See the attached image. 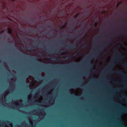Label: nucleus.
Returning <instances> with one entry per match:
<instances>
[{
  "instance_id": "5",
  "label": "nucleus",
  "mask_w": 127,
  "mask_h": 127,
  "mask_svg": "<svg viewBox=\"0 0 127 127\" xmlns=\"http://www.w3.org/2000/svg\"><path fill=\"white\" fill-rule=\"evenodd\" d=\"M8 33L10 34L11 36H12V31L11 29H10L9 28L8 29Z\"/></svg>"
},
{
  "instance_id": "45",
  "label": "nucleus",
  "mask_w": 127,
  "mask_h": 127,
  "mask_svg": "<svg viewBox=\"0 0 127 127\" xmlns=\"http://www.w3.org/2000/svg\"><path fill=\"white\" fill-rule=\"evenodd\" d=\"M25 56L26 57H27V56Z\"/></svg>"
},
{
  "instance_id": "1",
  "label": "nucleus",
  "mask_w": 127,
  "mask_h": 127,
  "mask_svg": "<svg viewBox=\"0 0 127 127\" xmlns=\"http://www.w3.org/2000/svg\"><path fill=\"white\" fill-rule=\"evenodd\" d=\"M117 54L119 55V56L117 58L113 60L111 63V64L108 67L106 68L107 69L108 71H108L110 73H113L115 72L118 74L122 75L123 76H126L125 75L124 72L122 71H113L112 70H110V69L112 68L113 67V66L115 65L117 63V62L121 59H123L124 58V57L123 55L121 54L120 55V53H117ZM104 72H106V71H104Z\"/></svg>"
},
{
  "instance_id": "23",
  "label": "nucleus",
  "mask_w": 127,
  "mask_h": 127,
  "mask_svg": "<svg viewBox=\"0 0 127 127\" xmlns=\"http://www.w3.org/2000/svg\"><path fill=\"white\" fill-rule=\"evenodd\" d=\"M36 79L37 80H39V78H38V77H36Z\"/></svg>"
},
{
  "instance_id": "11",
  "label": "nucleus",
  "mask_w": 127,
  "mask_h": 127,
  "mask_svg": "<svg viewBox=\"0 0 127 127\" xmlns=\"http://www.w3.org/2000/svg\"><path fill=\"white\" fill-rule=\"evenodd\" d=\"M32 48L31 47H29L28 48H27V47H26L25 49H28L29 50H31L32 49Z\"/></svg>"
},
{
  "instance_id": "41",
  "label": "nucleus",
  "mask_w": 127,
  "mask_h": 127,
  "mask_svg": "<svg viewBox=\"0 0 127 127\" xmlns=\"http://www.w3.org/2000/svg\"><path fill=\"white\" fill-rule=\"evenodd\" d=\"M44 34H46V33H44Z\"/></svg>"
},
{
  "instance_id": "42",
  "label": "nucleus",
  "mask_w": 127,
  "mask_h": 127,
  "mask_svg": "<svg viewBox=\"0 0 127 127\" xmlns=\"http://www.w3.org/2000/svg\"><path fill=\"white\" fill-rule=\"evenodd\" d=\"M39 77H41L40 76H39Z\"/></svg>"
},
{
  "instance_id": "12",
  "label": "nucleus",
  "mask_w": 127,
  "mask_h": 127,
  "mask_svg": "<svg viewBox=\"0 0 127 127\" xmlns=\"http://www.w3.org/2000/svg\"><path fill=\"white\" fill-rule=\"evenodd\" d=\"M35 59L38 62H41V60L40 59H38L37 58H36Z\"/></svg>"
},
{
  "instance_id": "9",
  "label": "nucleus",
  "mask_w": 127,
  "mask_h": 127,
  "mask_svg": "<svg viewBox=\"0 0 127 127\" xmlns=\"http://www.w3.org/2000/svg\"><path fill=\"white\" fill-rule=\"evenodd\" d=\"M79 14V13H78V14L74 16V17L75 19H76L78 17V15Z\"/></svg>"
},
{
  "instance_id": "26",
  "label": "nucleus",
  "mask_w": 127,
  "mask_h": 127,
  "mask_svg": "<svg viewBox=\"0 0 127 127\" xmlns=\"http://www.w3.org/2000/svg\"><path fill=\"white\" fill-rule=\"evenodd\" d=\"M11 47L14 46V44H13L12 45H11Z\"/></svg>"
},
{
  "instance_id": "18",
  "label": "nucleus",
  "mask_w": 127,
  "mask_h": 127,
  "mask_svg": "<svg viewBox=\"0 0 127 127\" xmlns=\"http://www.w3.org/2000/svg\"><path fill=\"white\" fill-rule=\"evenodd\" d=\"M60 51V49H57V50L56 52L57 53H59Z\"/></svg>"
},
{
  "instance_id": "40",
  "label": "nucleus",
  "mask_w": 127,
  "mask_h": 127,
  "mask_svg": "<svg viewBox=\"0 0 127 127\" xmlns=\"http://www.w3.org/2000/svg\"><path fill=\"white\" fill-rule=\"evenodd\" d=\"M100 36H98V37H100Z\"/></svg>"
},
{
  "instance_id": "33",
  "label": "nucleus",
  "mask_w": 127,
  "mask_h": 127,
  "mask_svg": "<svg viewBox=\"0 0 127 127\" xmlns=\"http://www.w3.org/2000/svg\"><path fill=\"white\" fill-rule=\"evenodd\" d=\"M69 37H71H71H72V36H69Z\"/></svg>"
},
{
  "instance_id": "44",
  "label": "nucleus",
  "mask_w": 127,
  "mask_h": 127,
  "mask_svg": "<svg viewBox=\"0 0 127 127\" xmlns=\"http://www.w3.org/2000/svg\"><path fill=\"white\" fill-rule=\"evenodd\" d=\"M11 80H13V79H11Z\"/></svg>"
},
{
  "instance_id": "4",
  "label": "nucleus",
  "mask_w": 127,
  "mask_h": 127,
  "mask_svg": "<svg viewBox=\"0 0 127 127\" xmlns=\"http://www.w3.org/2000/svg\"><path fill=\"white\" fill-rule=\"evenodd\" d=\"M121 108L122 109V111L124 113H127V107L126 106H122Z\"/></svg>"
},
{
  "instance_id": "14",
  "label": "nucleus",
  "mask_w": 127,
  "mask_h": 127,
  "mask_svg": "<svg viewBox=\"0 0 127 127\" xmlns=\"http://www.w3.org/2000/svg\"><path fill=\"white\" fill-rule=\"evenodd\" d=\"M126 80L127 79H124V80L122 82V83H123L125 84V81H126Z\"/></svg>"
},
{
  "instance_id": "16",
  "label": "nucleus",
  "mask_w": 127,
  "mask_h": 127,
  "mask_svg": "<svg viewBox=\"0 0 127 127\" xmlns=\"http://www.w3.org/2000/svg\"><path fill=\"white\" fill-rule=\"evenodd\" d=\"M97 22H95L94 23V25L95 26H96L97 25Z\"/></svg>"
},
{
  "instance_id": "10",
  "label": "nucleus",
  "mask_w": 127,
  "mask_h": 127,
  "mask_svg": "<svg viewBox=\"0 0 127 127\" xmlns=\"http://www.w3.org/2000/svg\"><path fill=\"white\" fill-rule=\"evenodd\" d=\"M83 33H84V35H86L87 33V31H84L83 32Z\"/></svg>"
},
{
  "instance_id": "3",
  "label": "nucleus",
  "mask_w": 127,
  "mask_h": 127,
  "mask_svg": "<svg viewBox=\"0 0 127 127\" xmlns=\"http://www.w3.org/2000/svg\"><path fill=\"white\" fill-rule=\"evenodd\" d=\"M67 48L69 49L71 48L74 49L77 47L75 45H71L69 43H68L67 44Z\"/></svg>"
},
{
  "instance_id": "19",
  "label": "nucleus",
  "mask_w": 127,
  "mask_h": 127,
  "mask_svg": "<svg viewBox=\"0 0 127 127\" xmlns=\"http://www.w3.org/2000/svg\"><path fill=\"white\" fill-rule=\"evenodd\" d=\"M88 73L87 72H86L84 74V75L86 76H87L88 75Z\"/></svg>"
},
{
  "instance_id": "28",
  "label": "nucleus",
  "mask_w": 127,
  "mask_h": 127,
  "mask_svg": "<svg viewBox=\"0 0 127 127\" xmlns=\"http://www.w3.org/2000/svg\"><path fill=\"white\" fill-rule=\"evenodd\" d=\"M72 64H77V63H73Z\"/></svg>"
},
{
  "instance_id": "6",
  "label": "nucleus",
  "mask_w": 127,
  "mask_h": 127,
  "mask_svg": "<svg viewBox=\"0 0 127 127\" xmlns=\"http://www.w3.org/2000/svg\"><path fill=\"white\" fill-rule=\"evenodd\" d=\"M34 45L35 46H39V47H42V44H34Z\"/></svg>"
},
{
  "instance_id": "39",
  "label": "nucleus",
  "mask_w": 127,
  "mask_h": 127,
  "mask_svg": "<svg viewBox=\"0 0 127 127\" xmlns=\"http://www.w3.org/2000/svg\"><path fill=\"white\" fill-rule=\"evenodd\" d=\"M64 26H63V28H64Z\"/></svg>"
},
{
  "instance_id": "24",
  "label": "nucleus",
  "mask_w": 127,
  "mask_h": 127,
  "mask_svg": "<svg viewBox=\"0 0 127 127\" xmlns=\"http://www.w3.org/2000/svg\"><path fill=\"white\" fill-rule=\"evenodd\" d=\"M54 59L53 58H49L48 59L49 60H52V59Z\"/></svg>"
},
{
  "instance_id": "30",
  "label": "nucleus",
  "mask_w": 127,
  "mask_h": 127,
  "mask_svg": "<svg viewBox=\"0 0 127 127\" xmlns=\"http://www.w3.org/2000/svg\"><path fill=\"white\" fill-rule=\"evenodd\" d=\"M76 86L79 87L80 86V85H77Z\"/></svg>"
},
{
  "instance_id": "25",
  "label": "nucleus",
  "mask_w": 127,
  "mask_h": 127,
  "mask_svg": "<svg viewBox=\"0 0 127 127\" xmlns=\"http://www.w3.org/2000/svg\"><path fill=\"white\" fill-rule=\"evenodd\" d=\"M6 122L7 123H9V122L8 121H6Z\"/></svg>"
},
{
  "instance_id": "43",
  "label": "nucleus",
  "mask_w": 127,
  "mask_h": 127,
  "mask_svg": "<svg viewBox=\"0 0 127 127\" xmlns=\"http://www.w3.org/2000/svg\"><path fill=\"white\" fill-rule=\"evenodd\" d=\"M36 94V95H38V94Z\"/></svg>"
},
{
  "instance_id": "32",
  "label": "nucleus",
  "mask_w": 127,
  "mask_h": 127,
  "mask_svg": "<svg viewBox=\"0 0 127 127\" xmlns=\"http://www.w3.org/2000/svg\"><path fill=\"white\" fill-rule=\"evenodd\" d=\"M50 35H53V34H50Z\"/></svg>"
},
{
  "instance_id": "2",
  "label": "nucleus",
  "mask_w": 127,
  "mask_h": 127,
  "mask_svg": "<svg viewBox=\"0 0 127 127\" xmlns=\"http://www.w3.org/2000/svg\"><path fill=\"white\" fill-rule=\"evenodd\" d=\"M110 44V43L108 42H106L105 44L101 45L99 48H98L96 49V51H97V53L93 55H90L88 56L87 57V58L88 59H89L91 57L96 58H97V56H96V54H100L101 50L105 48L106 46L107 45H109Z\"/></svg>"
},
{
  "instance_id": "31",
  "label": "nucleus",
  "mask_w": 127,
  "mask_h": 127,
  "mask_svg": "<svg viewBox=\"0 0 127 127\" xmlns=\"http://www.w3.org/2000/svg\"><path fill=\"white\" fill-rule=\"evenodd\" d=\"M80 81H81V82H83V80H82V79L81 80H80Z\"/></svg>"
},
{
  "instance_id": "8",
  "label": "nucleus",
  "mask_w": 127,
  "mask_h": 127,
  "mask_svg": "<svg viewBox=\"0 0 127 127\" xmlns=\"http://www.w3.org/2000/svg\"><path fill=\"white\" fill-rule=\"evenodd\" d=\"M60 43L62 45H64V41L63 40L60 41Z\"/></svg>"
},
{
  "instance_id": "38",
  "label": "nucleus",
  "mask_w": 127,
  "mask_h": 127,
  "mask_svg": "<svg viewBox=\"0 0 127 127\" xmlns=\"http://www.w3.org/2000/svg\"><path fill=\"white\" fill-rule=\"evenodd\" d=\"M24 82L25 83V82H26V81H25V80L24 81Z\"/></svg>"
},
{
  "instance_id": "17",
  "label": "nucleus",
  "mask_w": 127,
  "mask_h": 127,
  "mask_svg": "<svg viewBox=\"0 0 127 127\" xmlns=\"http://www.w3.org/2000/svg\"><path fill=\"white\" fill-rule=\"evenodd\" d=\"M4 30H3L0 32V33H3L4 32Z\"/></svg>"
},
{
  "instance_id": "20",
  "label": "nucleus",
  "mask_w": 127,
  "mask_h": 127,
  "mask_svg": "<svg viewBox=\"0 0 127 127\" xmlns=\"http://www.w3.org/2000/svg\"><path fill=\"white\" fill-rule=\"evenodd\" d=\"M19 54L20 55H22V56H24V54H22L21 53H19Z\"/></svg>"
},
{
  "instance_id": "27",
  "label": "nucleus",
  "mask_w": 127,
  "mask_h": 127,
  "mask_svg": "<svg viewBox=\"0 0 127 127\" xmlns=\"http://www.w3.org/2000/svg\"><path fill=\"white\" fill-rule=\"evenodd\" d=\"M92 80H94H94H95V78H93V79H92Z\"/></svg>"
},
{
  "instance_id": "29",
  "label": "nucleus",
  "mask_w": 127,
  "mask_h": 127,
  "mask_svg": "<svg viewBox=\"0 0 127 127\" xmlns=\"http://www.w3.org/2000/svg\"><path fill=\"white\" fill-rule=\"evenodd\" d=\"M85 61V62L86 63L87 61L88 62V60H87V61H86V60Z\"/></svg>"
},
{
  "instance_id": "7",
  "label": "nucleus",
  "mask_w": 127,
  "mask_h": 127,
  "mask_svg": "<svg viewBox=\"0 0 127 127\" xmlns=\"http://www.w3.org/2000/svg\"><path fill=\"white\" fill-rule=\"evenodd\" d=\"M126 96L125 95H123L121 96V98H126Z\"/></svg>"
},
{
  "instance_id": "15",
  "label": "nucleus",
  "mask_w": 127,
  "mask_h": 127,
  "mask_svg": "<svg viewBox=\"0 0 127 127\" xmlns=\"http://www.w3.org/2000/svg\"><path fill=\"white\" fill-rule=\"evenodd\" d=\"M121 89H118L115 91L118 92L120 91Z\"/></svg>"
},
{
  "instance_id": "35",
  "label": "nucleus",
  "mask_w": 127,
  "mask_h": 127,
  "mask_svg": "<svg viewBox=\"0 0 127 127\" xmlns=\"http://www.w3.org/2000/svg\"><path fill=\"white\" fill-rule=\"evenodd\" d=\"M37 74H38V75H39V74L40 75V74H39L38 73H37Z\"/></svg>"
},
{
  "instance_id": "13",
  "label": "nucleus",
  "mask_w": 127,
  "mask_h": 127,
  "mask_svg": "<svg viewBox=\"0 0 127 127\" xmlns=\"http://www.w3.org/2000/svg\"><path fill=\"white\" fill-rule=\"evenodd\" d=\"M77 38L78 39L81 40L82 39V37L80 36H78L77 37Z\"/></svg>"
},
{
  "instance_id": "21",
  "label": "nucleus",
  "mask_w": 127,
  "mask_h": 127,
  "mask_svg": "<svg viewBox=\"0 0 127 127\" xmlns=\"http://www.w3.org/2000/svg\"><path fill=\"white\" fill-rule=\"evenodd\" d=\"M123 65H125V66H127V63H123Z\"/></svg>"
},
{
  "instance_id": "36",
  "label": "nucleus",
  "mask_w": 127,
  "mask_h": 127,
  "mask_svg": "<svg viewBox=\"0 0 127 127\" xmlns=\"http://www.w3.org/2000/svg\"><path fill=\"white\" fill-rule=\"evenodd\" d=\"M32 75H33V76H35L34 75V74H32Z\"/></svg>"
},
{
  "instance_id": "34",
  "label": "nucleus",
  "mask_w": 127,
  "mask_h": 127,
  "mask_svg": "<svg viewBox=\"0 0 127 127\" xmlns=\"http://www.w3.org/2000/svg\"><path fill=\"white\" fill-rule=\"evenodd\" d=\"M69 57H67V59H69Z\"/></svg>"
},
{
  "instance_id": "37",
  "label": "nucleus",
  "mask_w": 127,
  "mask_h": 127,
  "mask_svg": "<svg viewBox=\"0 0 127 127\" xmlns=\"http://www.w3.org/2000/svg\"><path fill=\"white\" fill-rule=\"evenodd\" d=\"M68 65H65V66H67Z\"/></svg>"
},
{
  "instance_id": "22",
  "label": "nucleus",
  "mask_w": 127,
  "mask_h": 127,
  "mask_svg": "<svg viewBox=\"0 0 127 127\" xmlns=\"http://www.w3.org/2000/svg\"><path fill=\"white\" fill-rule=\"evenodd\" d=\"M115 52H117V51H118V50H117V49H115Z\"/></svg>"
}]
</instances>
